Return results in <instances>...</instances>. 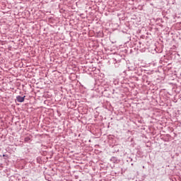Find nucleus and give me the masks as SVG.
<instances>
[{"label":"nucleus","instance_id":"1","mask_svg":"<svg viewBox=\"0 0 181 181\" xmlns=\"http://www.w3.org/2000/svg\"><path fill=\"white\" fill-rule=\"evenodd\" d=\"M26 96L24 95V96H21V95H18L16 96V100L18 101V103H23V101H25V98Z\"/></svg>","mask_w":181,"mask_h":181},{"label":"nucleus","instance_id":"2","mask_svg":"<svg viewBox=\"0 0 181 181\" xmlns=\"http://www.w3.org/2000/svg\"><path fill=\"white\" fill-rule=\"evenodd\" d=\"M110 162H112V163H118V158L113 156L110 158Z\"/></svg>","mask_w":181,"mask_h":181},{"label":"nucleus","instance_id":"3","mask_svg":"<svg viewBox=\"0 0 181 181\" xmlns=\"http://www.w3.org/2000/svg\"><path fill=\"white\" fill-rule=\"evenodd\" d=\"M113 62H115V64H117V63H119L121 62V59H117V57L113 58Z\"/></svg>","mask_w":181,"mask_h":181},{"label":"nucleus","instance_id":"4","mask_svg":"<svg viewBox=\"0 0 181 181\" xmlns=\"http://www.w3.org/2000/svg\"><path fill=\"white\" fill-rule=\"evenodd\" d=\"M24 141L25 142H29L30 141V136L25 137Z\"/></svg>","mask_w":181,"mask_h":181},{"label":"nucleus","instance_id":"5","mask_svg":"<svg viewBox=\"0 0 181 181\" xmlns=\"http://www.w3.org/2000/svg\"><path fill=\"white\" fill-rule=\"evenodd\" d=\"M129 70H130L131 71H134V70H135L136 67L135 66H132V67H128Z\"/></svg>","mask_w":181,"mask_h":181},{"label":"nucleus","instance_id":"6","mask_svg":"<svg viewBox=\"0 0 181 181\" xmlns=\"http://www.w3.org/2000/svg\"><path fill=\"white\" fill-rule=\"evenodd\" d=\"M3 156L5 157V156H6V155L4 154Z\"/></svg>","mask_w":181,"mask_h":181},{"label":"nucleus","instance_id":"7","mask_svg":"<svg viewBox=\"0 0 181 181\" xmlns=\"http://www.w3.org/2000/svg\"><path fill=\"white\" fill-rule=\"evenodd\" d=\"M132 166H134V163H132Z\"/></svg>","mask_w":181,"mask_h":181}]
</instances>
